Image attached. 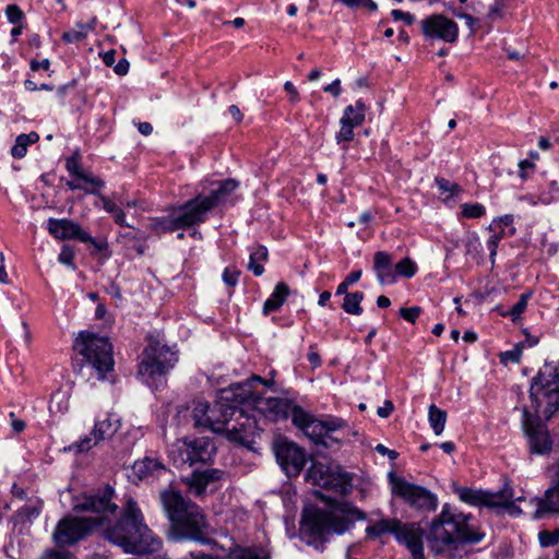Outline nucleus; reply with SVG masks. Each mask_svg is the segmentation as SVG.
Listing matches in <instances>:
<instances>
[{
	"label": "nucleus",
	"mask_w": 559,
	"mask_h": 559,
	"mask_svg": "<svg viewBox=\"0 0 559 559\" xmlns=\"http://www.w3.org/2000/svg\"><path fill=\"white\" fill-rule=\"evenodd\" d=\"M215 453L214 442L206 437L177 440L170 451V455L176 463L188 464L189 466L198 463H211Z\"/></svg>",
	"instance_id": "obj_11"
},
{
	"label": "nucleus",
	"mask_w": 559,
	"mask_h": 559,
	"mask_svg": "<svg viewBox=\"0 0 559 559\" xmlns=\"http://www.w3.org/2000/svg\"><path fill=\"white\" fill-rule=\"evenodd\" d=\"M86 192L91 193V194H95L100 199L104 210L107 213L111 214L116 224H118L120 226L131 227V225H129L126 222L124 212L114 201H111L109 198H107L106 195L102 194L100 192H98L94 189L86 190Z\"/></svg>",
	"instance_id": "obj_30"
},
{
	"label": "nucleus",
	"mask_w": 559,
	"mask_h": 559,
	"mask_svg": "<svg viewBox=\"0 0 559 559\" xmlns=\"http://www.w3.org/2000/svg\"><path fill=\"white\" fill-rule=\"evenodd\" d=\"M233 384L229 389L224 390L219 400H217L212 406L209 415H206V427L216 433H225V423L229 419V412L236 403L245 404L240 397L233 394Z\"/></svg>",
	"instance_id": "obj_14"
},
{
	"label": "nucleus",
	"mask_w": 559,
	"mask_h": 559,
	"mask_svg": "<svg viewBox=\"0 0 559 559\" xmlns=\"http://www.w3.org/2000/svg\"><path fill=\"white\" fill-rule=\"evenodd\" d=\"M267 259V249L263 246L257 248L250 254V260L248 264V269L255 275L261 276L264 272V266L262 262Z\"/></svg>",
	"instance_id": "obj_37"
},
{
	"label": "nucleus",
	"mask_w": 559,
	"mask_h": 559,
	"mask_svg": "<svg viewBox=\"0 0 559 559\" xmlns=\"http://www.w3.org/2000/svg\"><path fill=\"white\" fill-rule=\"evenodd\" d=\"M362 299V292L346 294V296L344 297L342 308L344 309L345 312L349 314L360 316L362 313V308L360 306Z\"/></svg>",
	"instance_id": "obj_38"
},
{
	"label": "nucleus",
	"mask_w": 559,
	"mask_h": 559,
	"mask_svg": "<svg viewBox=\"0 0 559 559\" xmlns=\"http://www.w3.org/2000/svg\"><path fill=\"white\" fill-rule=\"evenodd\" d=\"M87 238L90 240H81V242L92 245L96 252H103L108 249V243L106 240H96L88 233H87Z\"/></svg>",
	"instance_id": "obj_58"
},
{
	"label": "nucleus",
	"mask_w": 559,
	"mask_h": 559,
	"mask_svg": "<svg viewBox=\"0 0 559 559\" xmlns=\"http://www.w3.org/2000/svg\"><path fill=\"white\" fill-rule=\"evenodd\" d=\"M66 169L71 177H74L79 181L90 183L97 188L105 187V182L102 179L94 177L92 174L85 173L81 169L79 156L76 154L67 159Z\"/></svg>",
	"instance_id": "obj_25"
},
{
	"label": "nucleus",
	"mask_w": 559,
	"mask_h": 559,
	"mask_svg": "<svg viewBox=\"0 0 559 559\" xmlns=\"http://www.w3.org/2000/svg\"><path fill=\"white\" fill-rule=\"evenodd\" d=\"M228 559H271L262 549L236 546L228 552Z\"/></svg>",
	"instance_id": "obj_34"
},
{
	"label": "nucleus",
	"mask_w": 559,
	"mask_h": 559,
	"mask_svg": "<svg viewBox=\"0 0 559 559\" xmlns=\"http://www.w3.org/2000/svg\"><path fill=\"white\" fill-rule=\"evenodd\" d=\"M294 425L301 429L314 443L328 447L326 430H324L322 419L312 417L304 408H296L294 413Z\"/></svg>",
	"instance_id": "obj_19"
},
{
	"label": "nucleus",
	"mask_w": 559,
	"mask_h": 559,
	"mask_svg": "<svg viewBox=\"0 0 559 559\" xmlns=\"http://www.w3.org/2000/svg\"><path fill=\"white\" fill-rule=\"evenodd\" d=\"M407 548L412 554V559H425L423 539L413 543Z\"/></svg>",
	"instance_id": "obj_57"
},
{
	"label": "nucleus",
	"mask_w": 559,
	"mask_h": 559,
	"mask_svg": "<svg viewBox=\"0 0 559 559\" xmlns=\"http://www.w3.org/2000/svg\"><path fill=\"white\" fill-rule=\"evenodd\" d=\"M428 419L433 432L440 436L444 430L447 413L432 404L429 406Z\"/></svg>",
	"instance_id": "obj_36"
},
{
	"label": "nucleus",
	"mask_w": 559,
	"mask_h": 559,
	"mask_svg": "<svg viewBox=\"0 0 559 559\" xmlns=\"http://www.w3.org/2000/svg\"><path fill=\"white\" fill-rule=\"evenodd\" d=\"M40 559H72V556L68 551L48 550Z\"/></svg>",
	"instance_id": "obj_60"
},
{
	"label": "nucleus",
	"mask_w": 559,
	"mask_h": 559,
	"mask_svg": "<svg viewBox=\"0 0 559 559\" xmlns=\"http://www.w3.org/2000/svg\"><path fill=\"white\" fill-rule=\"evenodd\" d=\"M323 91L325 93H329L333 95L334 97H338L341 95L342 88H341V80L336 79L332 83L325 85L323 87Z\"/></svg>",
	"instance_id": "obj_61"
},
{
	"label": "nucleus",
	"mask_w": 559,
	"mask_h": 559,
	"mask_svg": "<svg viewBox=\"0 0 559 559\" xmlns=\"http://www.w3.org/2000/svg\"><path fill=\"white\" fill-rule=\"evenodd\" d=\"M96 25V17H93L90 23H76L75 27L62 34L61 39L66 44L79 43L85 39L90 32L94 31Z\"/></svg>",
	"instance_id": "obj_29"
},
{
	"label": "nucleus",
	"mask_w": 559,
	"mask_h": 559,
	"mask_svg": "<svg viewBox=\"0 0 559 559\" xmlns=\"http://www.w3.org/2000/svg\"><path fill=\"white\" fill-rule=\"evenodd\" d=\"M132 471L139 479H145L150 476L159 475L165 471V466L157 459L144 457L143 460L134 462Z\"/></svg>",
	"instance_id": "obj_26"
},
{
	"label": "nucleus",
	"mask_w": 559,
	"mask_h": 559,
	"mask_svg": "<svg viewBox=\"0 0 559 559\" xmlns=\"http://www.w3.org/2000/svg\"><path fill=\"white\" fill-rule=\"evenodd\" d=\"M211 406L206 402L198 401L193 407L192 416L194 426L206 427V415H209Z\"/></svg>",
	"instance_id": "obj_42"
},
{
	"label": "nucleus",
	"mask_w": 559,
	"mask_h": 559,
	"mask_svg": "<svg viewBox=\"0 0 559 559\" xmlns=\"http://www.w3.org/2000/svg\"><path fill=\"white\" fill-rule=\"evenodd\" d=\"M288 295L289 287L287 286V284L284 282L277 283L273 293L263 305V313L269 314L273 311L278 310L285 302Z\"/></svg>",
	"instance_id": "obj_27"
},
{
	"label": "nucleus",
	"mask_w": 559,
	"mask_h": 559,
	"mask_svg": "<svg viewBox=\"0 0 559 559\" xmlns=\"http://www.w3.org/2000/svg\"><path fill=\"white\" fill-rule=\"evenodd\" d=\"M341 129L336 133L337 143L352 141L354 138V128L356 126H352L350 122L345 121L341 118Z\"/></svg>",
	"instance_id": "obj_46"
},
{
	"label": "nucleus",
	"mask_w": 559,
	"mask_h": 559,
	"mask_svg": "<svg viewBox=\"0 0 559 559\" xmlns=\"http://www.w3.org/2000/svg\"><path fill=\"white\" fill-rule=\"evenodd\" d=\"M73 260H74V251H73V249L70 246H68V245L62 246L61 251H60V253L58 255V261L61 264L74 267Z\"/></svg>",
	"instance_id": "obj_50"
},
{
	"label": "nucleus",
	"mask_w": 559,
	"mask_h": 559,
	"mask_svg": "<svg viewBox=\"0 0 559 559\" xmlns=\"http://www.w3.org/2000/svg\"><path fill=\"white\" fill-rule=\"evenodd\" d=\"M39 140V135L36 132L22 133L15 139V143L11 148V155L14 158H23L27 153V147L31 144L36 143Z\"/></svg>",
	"instance_id": "obj_31"
},
{
	"label": "nucleus",
	"mask_w": 559,
	"mask_h": 559,
	"mask_svg": "<svg viewBox=\"0 0 559 559\" xmlns=\"http://www.w3.org/2000/svg\"><path fill=\"white\" fill-rule=\"evenodd\" d=\"M237 188L238 182L235 179L223 180L210 194L198 193L174 209L169 215L155 218L152 229L158 234L173 233L201 225L207 221L211 211L224 203Z\"/></svg>",
	"instance_id": "obj_2"
},
{
	"label": "nucleus",
	"mask_w": 559,
	"mask_h": 559,
	"mask_svg": "<svg viewBox=\"0 0 559 559\" xmlns=\"http://www.w3.org/2000/svg\"><path fill=\"white\" fill-rule=\"evenodd\" d=\"M160 502L170 521L169 535L175 540L190 539L201 544L210 543V538L204 536L206 523L198 504L187 500L174 489L163 490Z\"/></svg>",
	"instance_id": "obj_5"
},
{
	"label": "nucleus",
	"mask_w": 559,
	"mask_h": 559,
	"mask_svg": "<svg viewBox=\"0 0 559 559\" xmlns=\"http://www.w3.org/2000/svg\"><path fill=\"white\" fill-rule=\"evenodd\" d=\"M462 216L465 218H479L485 215L486 209L480 203H464L461 206Z\"/></svg>",
	"instance_id": "obj_44"
},
{
	"label": "nucleus",
	"mask_w": 559,
	"mask_h": 559,
	"mask_svg": "<svg viewBox=\"0 0 559 559\" xmlns=\"http://www.w3.org/2000/svg\"><path fill=\"white\" fill-rule=\"evenodd\" d=\"M435 183L441 193H449L450 195H454L461 191L459 185L451 182L450 180L442 177H437L435 179Z\"/></svg>",
	"instance_id": "obj_45"
},
{
	"label": "nucleus",
	"mask_w": 559,
	"mask_h": 559,
	"mask_svg": "<svg viewBox=\"0 0 559 559\" xmlns=\"http://www.w3.org/2000/svg\"><path fill=\"white\" fill-rule=\"evenodd\" d=\"M471 518V514H465L451 504L444 503L427 532V542L431 551L443 554L456 550L460 545L477 544L483 540L485 534L469 524Z\"/></svg>",
	"instance_id": "obj_3"
},
{
	"label": "nucleus",
	"mask_w": 559,
	"mask_h": 559,
	"mask_svg": "<svg viewBox=\"0 0 559 559\" xmlns=\"http://www.w3.org/2000/svg\"><path fill=\"white\" fill-rule=\"evenodd\" d=\"M394 409V405L390 400H386L383 406L379 407L377 414L381 418H388Z\"/></svg>",
	"instance_id": "obj_64"
},
{
	"label": "nucleus",
	"mask_w": 559,
	"mask_h": 559,
	"mask_svg": "<svg viewBox=\"0 0 559 559\" xmlns=\"http://www.w3.org/2000/svg\"><path fill=\"white\" fill-rule=\"evenodd\" d=\"M248 409L252 411V406L248 403L238 404L231 407L229 412V419L225 425V435L228 440L240 444H246L252 441L255 431L259 428V420L254 413H248Z\"/></svg>",
	"instance_id": "obj_12"
},
{
	"label": "nucleus",
	"mask_w": 559,
	"mask_h": 559,
	"mask_svg": "<svg viewBox=\"0 0 559 559\" xmlns=\"http://www.w3.org/2000/svg\"><path fill=\"white\" fill-rule=\"evenodd\" d=\"M524 431L528 439V444L532 453L544 454L551 450V441L543 425L526 418L524 421Z\"/></svg>",
	"instance_id": "obj_23"
},
{
	"label": "nucleus",
	"mask_w": 559,
	"mask_h": 559,
	"mask_svg": "<svg viewBox=\"0 0 559 559\" xmlns=\"http://www.w3.org/2000/svg\"><path fill=\"white\" fill-rule=\"evenodd\" d=\"M177 361L176 350L158 341H152L142 353L138 370L139 377L147 385L153 386L155 380L165 377Z\"/></svg>",
	"instance_id": "obj_7"
},
{
	"label": "nucleus",
	"mask_w": 559,
	"mask_h": 559,
	"mask_svg": "<svg viewBox=\"0 0 559 559\" xmlns=\"http://www.w3.org/2000/svg\"><path fill=\"white\" fill-rule=\"evenodd\" d=\"M317 496L326 502V508L321 509L316 506L305 508L300 521V534L307 544L322 549L330 536L348 531L356 521L364 519V513L349 502L328 498L321 492Z\"/></svg>",
	"instance_id": "obj_1"
},
{
	"label": "nucleus",
	"mask_w": 559,
	"mask_h": 559,
	"mask_svg": "<svg viewBox=\"0 0 559 559\" xmlns=\"http://www.w3.org/2000/svg\"><path fill=\"white\" fill-rule=\"evenodd\" d=\"M189 490L197 497L202 496L206 487L210 485L205 478V475L201 471H194L189 477L185 479Z\"/></svg>",
	"instance_id": "obj_35"
},
{
	"label": "nucleus",
	"mask_w": 559,
	"mask_h": 559,
	"mask_svg": "<svg viewBox=\"0 0 559 559\" xmlns=\"http://www.w3.org/2000/svg\"><path fill=\"white\" fill-rule=\"evenodd\" d=\"M275 456L288 477H296L306 464L305 452L294 442L282 440L275 445Z\"/></svg>",
	"instance_id": "obj_16"
},
{
	"label": "nucleus",
	"mask_w": 559,
	"mask_h": 559,
	"mask_svg": "<svg viewBox=\"0 0 559 559\" xmlns=\"http://www.w3.org/2000/svg\"><path fill=\"white\" fill-rule=\"evenodd\" d=\"M421 33L428 39L454 43L459 36L457 24L443 14H431L420 22Z\"/></svg>",
	"instance_id": "obj_15"
},
{
	"label": "nucleus",
	"mask_w": 559,
	"mask_h": 559,
	"mask_svg": "<svg viewBox=\"0 0 559 559\" xmlns=\"http://www.w3.org/2000/svg\"><path fill=\"white\" fill-rule=\"evenodd\" d=\"M240 272L234 267H226L223 272V282L229 286L235 287L238 284Z\"/></svg>",
	"instance_id": "obj_49"
},
{
	"label": "nucleus",
	"mask_w": 559,
	"mask_h": 559,
	"mask_svg": "<svg viewBox=\"0 0 559 559\" xmlns=\"http://www.w3.org/2000/svg\"><path fill=\"white\" fill-rule=\"evenodd\" d=\"M538 539L543 547L555 546L559 543V532L542 531L538 534Z\"/></svg>",
	"instance_id": "obj_48"
},
{
	"label": "nucleus",
	"mask_w": 559,
	"mask_h": 559,
	"mask_svg": "<svg viewBox=\"0 0 559 559\" xmlns=\"http://www.w3.org/2000/svg\"><path fill=\"white\" fill-rule=\"evenodd\" d=\"M535 506L533 519L543 520L559 515V485L552 478V485L545 490L542 497H535L531 501Z\"/></svg>",
	"instance_id": "obj_21"
},
{
	"label": "nucleus",
	"mask_w": 559,
	"mask_h": 559,
	"mask_svg": "<svg viewBox=\"0 0 559 559\" xmlns=\"http://www.w3.org/2000/svg\"><path fill=\"white\" fill-rule=\"evenodd\" d=\"M47 230L59 240H90L87 233L83 230L78 223L67 218L59 219L50 217L47 221Z\"/></svg>",
	"instance_id": "obj_22"
},
{
	"label": "nucleus",
	"mask_w": 559,
	"mask_h": 559,
	"mask_svg": "<svg viewBox=\"0 0 559 559\" xmlns=\"http://www.w3.org/2000/svg\"><path fill=\"white\" fill-rule=\"evenodd\" d=\"M114 489L106 486L96 495L86 496L82 502L74 504L73 509L78 512L114 513L117 506L111 502Z\"/></svg>",
	"instance_id": "obj_20"
},
{
	"label": "nucleus",
	"mask_w": 559,
	"mask_h": 559,
	"mask_svg": "<svg viewBox=\"0 0 559 559\" xmlns=\"http://www.w3.org/2000/svg\"><path fill=\"white\" fill-rule=\"evenodd\" d=\"M233 394L252 406V412L263 414L273 420L286 419L289 416L294 421L296 408H302L293 401L282 397H263L258 391L250 389V383H234Z\"/></svg>",
	"instance_id": "obj_8"
},
{
	"label": "nucleus",
	"mask_w": 559,
	"mask_h": 559,
	"mask_svg": "<svg viewBox=\"0 0 559 559\" xmlns=\"http://www.w3.org/2000/svg\"><path fill=\"white\" fill-rule=\"evenodd\" d=\"M307 480L341 496H347L353 488L352 476L334 463H312L307 472Z\"/></svg>",
	"instance_id": "obj_10"
},
{
	"label": "nucleus",
	"mask_w": 559,
	"mask_h": 559,
	"mask_svg": "<svg viewBox=\"0 0 559 559\" xmlns=\"http://www.w3.org/2000/svg\"><path fill=\"white\" fill-rule=\"evenodd\" d=\"M400 543H403L406 547L413 545L423 539V534L419 527L415 524H400V530L395 535Z\"/></svg>",
	"instance_id": "obj_33"
},
{
	"label": "nucleus",
	"mask_w": 559,
	"mask_h": 559,
	"mask_svg": "<svg viewBox=\"0 0 559 559\" xmlns=\"http://www.w3.org/2000/svg\"><path fill=\"white\" fill-rule=\"evenodd\" d=\"M459 498L471 506L487 507L489 509L498 508L507 504L511 495L506 490H499L496 492L485 491L481 489H472L467 487H461L457 489Z\"/></svg>",
	"instance_id": "obj_17"
},
{
	"label": "nucleus",
	"mask_w": 559,
	"mask_h": 559,
	"mask_svg": "<svg viewBox=\"0 0 559 559\" xmlns=\"http://www.w3.org/2000/svg\"><path fill=\"white\" fill-rule=\"evenodd\" d=\"M73 347L95 370L97 379H106V374L114 370L112 346L107 337L90 332H81Z\"/></svg>",
	"instance_id": "obj_6"
},
{
	"label": "nucleus",
	"mask_w": 559,
	"mask_h": 559,
	"mask_svg": "<svg viewBox=\"0 0 559 559\" xmlns=\"http://www.w3.org/2000/svg\"><path fill=\"white\" fill-rule=\"evenodd\" d=\"M8 20L12 24H17L23 19V12L16 4H10L5 9Z\"/></svg>",
	"instance_id": "obj_53"
},
{
	"label": "nucleus",
	"mask_w": 559,
	"mask_h": 559,
	"mask_svg": "<svg viewBox=\"0 0 559 559\" xmlns=\"http://www.w3.org/2000/svg\"><path fill=\"white\" fill-rule=\"evenodd\" d=\"M373 271L381 285H392L396 283L392 254L385 251H377L373 255Z\"/></svg>",
	"instance_id": "obj_24"
},
{
	"label": "nucleus",
	"mask_w": 559,
	"mask_h": 559,
	"mask_svg": "<svg viewBox=\"0 0 559 559\" xmlns=\"http://www.w3.org/2000/svg\"><path fill=\"white\" fill-rule=\"evenodd\" d=\"M243 383H250V389L253 390V391H257L255 390V384L259 383V384H263L267 388H271L273 384H274V380H266V379H263L259 376H253L251 377L249 380L245 381Z\"/></svg>",
	"instance_id": "obj_59"
},
{
	"label": "nucleus",
	"mask_w": 559,
	"mask_h": 559,
	"mask_svg": "<svg viewBox=\"0 0 559 559\" xmlns=\"http://www.w3.org/2000/svg\"><path fill=\"white\" fill-rule=\"evenodd\" d=\"M98 524L99 521L90 518H64L58 523L53 532L55 543L60 547L73 545L84 538Z\"/></svg>",
	"instance_id": "obj_13"
},
{
	"label": "nucleus",
	"mask_w": 559,
	"mask_h": 559,
	"mask_svg": "<svg viewBox=\"0 0 559 559\" xmlns=\"http://www.w3.org/2000/svg\"><path fill=\"white\" fill-rule=\"evenodd\" d=\"M105 537L126 552L138 555L154 552L162 545L143 523V515L133 500L127 502L120 520L105 531Z\"/></svg>",
	"instance_id": "obj_4"
},
{
	"label": "nucleus",
	"mask_w": 559,
	"mask_h": 559,
	"mask_svg": "<svg viewBox=\"0 0 559 559\" xmlns=\"http://www.w3.org/2000/svg\"><path fill=\"white\" fill-rule=\"evenodd\" d=\"M284 90L289 94V99L293 104L299 102V93L290 81L285 82Z\"/></svg>",
	"instance_id": "obj_63"
},
{
	"label": "nucleus",
	"mask_w": 559,
	"mask_h": 559,
	"mask_svg": "<svg viewBox=\"0 0 559 559\" xmlns=\"http://www.w3.org/2000/svg\"><path fill=\"white\" fill-rule=\"evenodd\" d=\"M64 401H68L66 393H63L61 391L53 393L51 396V400H50V405H49L50 412H53L55 407L57 408L58 412H62L63 408L61 406V402H64Z\"/></svg>",
	"instance_id": "obj_54"
},
{
	"label": "nucleus",
	"mask_w": 559,
	"mask_h": 559,
	"mask_svg": "<svg viewBox=\"0 0 559 559\" xmlns=\"http://www.w3.org/2000/svg\"><path fill=\"white\" fill-rule=\"evenodd\" d=\"M509 9H511L510 0H493L488 8V17L491 20L502 19Z\"/></svg>",
	"instance_id": "obj_43"
},
{
	"label": "nucleus",
	"mask_w": 559,
	"mask_h": 559,
	"mask_svg": "<svg viewBox=\"0 0 559 559\" xmlns=\"http://www.w3.org/2000/svg\"><path fill=\"white\" fill-rule=\"evenodd\" d=\"M9 417H10V424H11V428H12V431L14 433H21L25 430L26 428V423L22 419H19L15 414L13 412H11L9 414Z\"/></svg>",
	"instance_id": "obj_56"
},
{
	"label": "nucleus",
	"mask_w": 559,
	"mask_h": 559,
	"mask_svg": "<svg viewBox=\"0 0 559 559\" xmlns=\"http://www.w3.org/2000/svg\"><path fill=\"white\" fill-rule=\"evenodd\" d=\"M522 348L523 344H518L514 348L511 350H507L504 353L500 354V360L503 364L508 362H519L522 356Z\"/></svg>",
	"instance_id": "obj_47"
},
{
	"label": "nucleus",
	"mask_w": 559,
	"mask_h": 559,
	"mask_svg": "<svg viewBox=\"0 0 559 559\" xmlns=\"http://www.w3.org/2000/svg\"><path fill=\"white\" fill-rule=\"evenodd\" d=\"M322 421L324 425V430H326V438L331 439L332 441H337L336 439L331 437L332 432H336L347 427V421L341 417L326 416L322 418Z\"/></svg>",
	"instance_id": "obj_41"
},
{
	"label": "nucleus",
	"mask_w": 559,
	"mask_h": 559,
	"mask_svg": "<svg viewBox=\"0 0 559 559\" xmlns=\"http://www.w3.org/2000/svg\"><path fill=\"white\" fill-rule=\"evenodd\" d=\"M201 472L205 475L209 484L219 480L223 476V472L218 468H210Z\"/></svg>",
	"instance_id": "obj_62"
},
{
	"label": "nucleus",
	"mask_w": 559,
	"mask_h": 559,
	"mask_svg": "<svg viewBox=\"0 0 559 559\" xmlns=\"http://www.w3.org/2000/svg\"><path fill=\"white\" fill-rule=\"evenodd\" d=\"M401 521L396 519H382L368 525L366 533L370 537H382L385 534L392 533L396 535L400 530Z\"/></svg>",
	"instance_id": "obj_28"
},
{
	"label": "nucleus",
	"mask_w": 559,
	"mask_h": 559,
	"mask_svg": "<svg viewBox=\"0 0 559 559\" xmlns=\"http://www.w3.org/2000/svg\"><path fill=\"white\" fill-rule=\"evenodd\" d=\"M392 493L401 498L409 508L419 512H433L438 507V497L426 487L407 481L390 473Z\"/></svg>",
	"instance_id": "obj_9"
},
{
	"label": "nucleus",
	"mask_w": 559,
	"mask_h": 559,
	"mask_svg": "<svg viewBox=\"0 0 559 559\" xmlns=\"http://www.w3.org/2000/svg\"><path fill=\"white\" fill-rule=\"evenodd\" d=\"M119 419L108 416L106 419L97 420L94 429L90 436H85L80 441L75 442L70 449H75L76 452H86L95 447L98 442L111 438L119 429Z\"/></svg>",
	"instance_id": "obj_18"
},
{
	"label": "nucleus",
	"mask_w": 559,
	"mask_h": 559,
	"mask_svg": "<svg viewBox=\"0 0 559 559\" xmlns=\"http://www.w3.org/2000/svg\"><path fill=\"white\" fill-rule=\"evenodd\" d=\"M421 313V308L414 306L411 308H401L400 316L409 323H415Z\"/></svg>",
	"instance_id": "obj_51"
},
{
	"label": "nucleus",
	"mask_w": 559,
	"mask_h": 559,
	"mask_svg": "<svg viewBox=\"0 0 559 559\" xmlns=\"http://www.w3.org/2000/svg\"><path fill=\"white\" fill-rule=\"evenodd\" d=\"M366 116V105L361 99L356 100L354 105H348L343 112L342 118L350 122L352 126H360Z\"/></svg>",
	"instance_id": "obj_32"
},
{
	"label": "nucleus",
	"mask_w": 559,
	"mask_h": 559,
	"mask_svg": "<svg viewBox=\"0 0 559 559\" xmlns=\"http://www.w3.org/2000/svg\"><path fill=\"white\" fill-rule=\"evenodd\" d=\"M394 270L396 273V280L399 278V276L411 278L417 273L418 266L415 263V261L406 257L394 265Z\"/></svg>",
	"instance_id": "obj_40"
},
{
	"label": "nucleus",
	"mask_w": 559,
	"mask_h": 559,
	"mask_svg": "<svg viewBox=\"0 0 559 559\" xmlns=\"http://www.w3.org/2000/svg\"><path fill=\"white\" fill-rule=\"evenodd\" d=\"M532 297V293H524L520 296L519 300L513 305V307L510 310L507 311H500V314L502 317H509L513 322L519 320L522 316V313L527 308V302L530 298Z\"/></svg>",
	"instance_id": "obj_39"
},
{
	"label": "nucleus",
	"mask_w": 559,
	"mask_h": 559,
	"mask_svg": "<svg viewBox=\"0 0 559 559\" xmlns=\"http://www.w3.org/2000/svg\"><path fill=\"white\" fill-rule=\"evenodd\" d=\"M391 15L395 21L403 20L407 25H412L415 21V17L409 12H404L399 9H394L391 11Z\"/></svg>",
	"instance_id": "obj_55"
},
{
	"label": "nucleus",
	"mask_w": 559,
	"mask_h": 559,
	"mask_svg": "<svg viewBox=\"0 0 559 559\" xmlns=\"http://www.w3.org/2000/svg\"><path fill=\"white\" fill-rule=\"evenodd\" d=\"M504 236V231L503 229H501L500 233L498 234H493L489 237V239L487 240V248L490 252V259L491 261L493 262V259L497 254V248L499 246V242L501 241V239L503 238Z\"/></svg>",
	"instance_id": "obj_52"
}]
</instances>
